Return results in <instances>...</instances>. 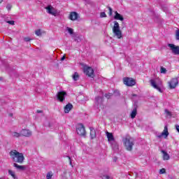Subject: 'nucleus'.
<instances>
[{"instance_id": "f257e3e1", "label": "nucleus", "mask_w": 179, "mask_h": 179, "mask_svg": "<svg viewBox=\"0 0 179 179\" xmlns=\"http://www.w3.org/2000/svg\"><path fill=\"white\" fill-rule=\"evenodd\" d=\"M9 155L13 162H15V163L22 164V163L24 162V155H23V153L19 152L16 150H11L9 152Z\"/></svg>"}, {"instance_id": "f03ea898", "label": "nucleus", "mask_w": 179, "mask_h": 179, "mask_svg": "<svg viewBox=\"0 0 179 179\" xmlns=\"http://www.w3.org/2000/svg\"><path fill=\"white\" fill-rule=\"evenodd\" d=\"M123 144L124 145L126 150H127L129 152L132 151V149H134V145H135L134 140L129 136H127L124 138H123Z\"/></svg>"}, {"instance_id": "7ed1b4c3", "label": "nucleus", "mask_w": 179, "mask_h": 179, "mask_svg": "<svg viewBox=\"0 0 179 179\" xmlns=\"http://www.w3.org/2000/svg\"><path fill=\"white\" fill-rule=\"evenodd\" d=\"M113 33L115 37H117L120 40L122 38V31L120 29V24L117 21L113 22Z\"/></svg>"}, {"instance_id": "20e7f679", "label": "nucleus", "mask_w": 179, "mask_h": 179, "mask_svg": "<svg viewBox=\"0 0 179 179\" xmlns=\"http://www.w3.org/2000/svg\"><path fill=\"white\" fill-rule=\"evenodd\" d=\"M76 132L80 136H86V130L85 126L82 123H79L76 127Z\"/></svg>"}, {"instance_id": "39448f33", "label": "nucleus", "mask_w": 179, "mask_h": 179, "mask_svg": "<svg viewBox=\"0 0 179 179\" xmlns=\"http://www.w3.org/2000/svg\"><path fill=\"white\" fill-rule=\"evenodd\" d=\"M123 83L126 86H129V87L135 86V85H136V82L135 81V80L128 77L123 78Z\"/></svg>"}, {"instance_id": "423d86ee", "label": "nucleus", "mask_w": 179, "mask_h": 179, "mask_svg": "<svg viewBox=\"0 0 179 179\" xmlns=\"http://www.w3.org/2000/svg\"><path fill=\"white\" fill-rule=\"evenodd\" d=\"M168 47H169L171 51L174 54V55H179V46L176 45L173 43H169Z\"/></svg>"}, {"instance_id": "0eeeda50", "label": "nucleus", "mask_w": 179, "mask_h": 179, "mask_svg": "<svg viewBox=\"0 0 179 179\" xmlns=\"http://www.w3.org/2000/svg\"><path fill=\"white\" fill-rule=\"evenodd\" d=\"M169 89H176L178 85V78H172L169 83Z\"/></svg>"}, {"instance_id": "6e6552de", "label": "nucleus", "mask_w": 179, "mask_h": 179, "mask_svg": "<svg viewBox=\"0 0 179 179\" xmlns=\"http://www.w3.org/2000/svg\"><path fill=\"white\" fill-rule=\"evenodd\" d=\"M84 73L89 78H94V70L92 67H85L84 69Z\"/></svg>"}, {"instance_id": "1a4fd4ad", "label": "nucleus", "mask_w": 179, "mask_h": 179, "mask_svg": "<svg viewBox=\"0 0 179 179\" xmlns=\"http://www.w3.org/2000/svg\"><path fill=\"white\" fill-rule=\"evenodd\" d=\"M65 96H66V92L61 91L57 92V99L60 103H64L65 101Z\"/></svg>"}, {"instance_id": "9d476101", "label": "nucleus", "mask_w": 179, "mask_h": 179, "mask_svg": "<svg viewBox=\"0 0 179 179\" xmlns=\"http://www.w3.org/2000/svg\"><path fill=\"white\" fill-rule=\"evenodd\" d=\"M45 9L46 10V12L49 13V15H52V16H55V15H57V10H55V8H54V7H52L51 5L45 7Z\"/></svg>"}, {"instance_id": "9b49d317", "label": "nucleus", "mask_w": 179, "mask_h": 179, "mask_svg": "<svg viewBox=\"0 0 179 179\" xmlns=\"http://www.w3.org/2000/svg\"><path fill=\"white\" fill-rule=\"evenodd\" d=\"M150 83L151 86L154 87V89H156L157 90H158V92H159V93H162V88H160V87L157 85L155 80H150Z\"/></svg>"}, {"instance_id": "f8f14e48", "label": "nucleus", "mask_w": 179, "mask_h": 179, "mask_svg": "<svg viewBox=\"0 0 179 179\" xmlns=\"http://www.w3.org/2000/svg\"><path fill=\"white\" fill-rule=\"evenodd\" d=\"M21 136H25L29 138V136H31V131L29 129H22L21 130Z\"/></svg>"}, {"instance_id": "ddd939ff", "label": "nucleus", "mask_w": 179, "mask_h": 179, "mask_svg": "<svg viewBox=\"0 0 179 179\" xmlns=\"http://www.w3.org/2000/svg\"><path fill=\"white\" fill-rule=\"evenodd\" d=\"M79 17V15L76 12H71L69 15V19L70 20H76Z\"/></svg>"}, {"instance_id": "4468645a", "label": "nucleus", "mask_w": 179, "mask_h": 179, "mask_svg": "<svg viewBox=\"0 0 179 179\" xmlns=\"http://www.w3.org/2000/svg\"><path fill=\"white\" fill-rule=\"evenodd\" d=\"M72 108H73V105H72L71 103H69L64 106V113L68 114V113H69Z\"/></svg>"}, {"instance_id": "2eb2a0df", "label": "nucleus", "mask_w": 179, "mask_h": 179, "mask_svg": "<svg viewBox=\"0 0 179 179\" xmlns=\"http://www.w3.org/2000/svg\"><path fill=\"white\" fill-rule=\"evenodd\" d=\"M13 167H15V169H17V170H19L20 171H24V170H26V166H23V165H19L16 163L13 164Z\"/></svg>"}, {"instance_id": "dca6fc26", "label": "nucleus", "mask_w": 179, "mask_h": 179, "mask_svg": "<svg viewBox=\"0 0 179 179\" xmlns=\"http://www.w3.org/2000/svg\"><path fill=\"white\" fill-rule=\"evenodd\" d=\"M161 152L162 153L163 160H170V155H169V153H167V152L162 150H161Z\"/></svg>"}, {"instance_id": "f3484780", "label": "nucleus", "mask_w": 179, "mask_h": 179, "mask_svg": "<svg viewBox=\"0 0 179 179\" xmlns=\"http://www.w3.org/2000/svg\"><path fill=\"white\" fill-rule=\"evenodd\" d=\"M114 19L115 20H120L121 22H122L124 20V17H122L121 14L118 13V12L115 11Z\"/></svg>"}, {"instance_id": "a211bd4d", "label": "nucleus", "mask_w": 179, "mask_h": 179, "mask_svg": "<svg viewBox=\"0 0 179 179\" xmlns=\"http://www.w3.org/2000/svg\"><path fill=\"white\" fill-rule=\"evenodd\" d=\"M106 136L108 142H113V141H115L114 135H113V133L106 131Z\"/></svg>"}, {"instance_id": "6ab92c4d", "label": "nucleus", "mask_w": 179, "mask_h": 179, "mask_svg": "<svg viewBox=\"0 0 179 179\" xmlns=\"http://www.w3.org/2000/svg\"><path fill=\"white\" fill-rule=\"evenodd\" d=\"M162 136H164V138L169 136V129L167 128V126L164 127V131L162 133Z\"/></svg>"}, {"instance_id": "aec40b11", "label": "nucleus", "mask_w": 179, "mask_h": 179, "mask_svg": "<svg viewBox=\"0 0 179 179\" xmlns=\"http://www.w3.org/2000/svg\"><path fill=\"white\" fill-rule=\"evenodd\" d=\"M90 129L91 139H94V138H96V130L93 127H91Z\"/></svg>"}, {"instance_id": "412c9836", "label": "nucleus", "mask_w": 179, "mask_h": 179, "mask_svg": "<svg viewBox=\"0 0 179 179\" xmlns=\"http://www.w3.org/2000/svg\"><path fill=\"white\" fill-rule=\"evenodd\" d=\"M136 114H138V110L136 108H135L131 113V118L132 119L135 118V117H136Z\"/></svg>"}, {"instance_id": "4be33fe9", "label": "nucleus", "mask_w": 179, "mask_h": 179, "mask_svg": "<svg viewBox=\"0 0 179 179\" xmlns=\"http://www.w3.org/2000/svg\"><path fill=\"white\" fill-rule=\"evenodd\" d=\"M73 80H79V73L78 72H75L74 74L72 76Z\"/></svg>"}, {"instance_id": "5701e85b", "label": "nucleus", "mask_w": 179, "mask_h": 179, "mask_svg": "<svg viewBox=\"0 0 179 179\" xmlns=\"http://www.w3.org/2000/svg\"><path fill=\"white\" fill-rule=\"evenodd\" d=\"M8 174L10 176L13 178L16 179V174L15 173V171L9 169L8 170Z\"/></svg>"}, {"instance_id": "b1692460", "label": "nucleus", "mask_w": 179, "mask_h": 179, "mask_svg": "<svg viewBox=\"0 0 179 179\" xmlns=\"http://www.w3.org/2000/svg\"><path fill=\"white\" fill-rule=\"evenodd\" d=\"M13 136L14 138H20V136H22V133L13 132Z\"/></svg>"}, {"instance_id": "393cba45", "label": "nucleus", "mask_w": 179, "mask_h": 179, "mask_svg": "<svg viewBox=\"0 0 179 179\" xmlns=\"http://www.w3.org/2000/svg\"><path fill=\"white\" fill-rule=\"evenodd\" d=\"M47 179L52 178V172H48L46 176Z\"/></svg>"}, {"instance_id": "a878e982", "label": "nucleus", "mask_w": 179, "mask_h": 179, "mask_svg": "<svg viewBox=\"0 0 179 179\" xmlns=\"http://www.w3.org/2000/svg\"><path fill=\"white\" fill-rule=\"evenodd\" d=\"M160 73H167V70H166V68H164V67H161V69H160Z\"/></svg>"}, {"instance_id": "bb28decb", "label": "nucleus", "mask_w": 179, "mask_h": 179, "mask_svg": "<svg viewBox=\"0 0 179 179\" xmlns=\"http://www.w3.org/2000/svg\"><path fill=\"white\" fill-rule=\"evenodd\" d=\"M35 34L36 36H41V29H37L35 31Z\"/></svg>"}, {"instance_id": "cd10ccee", "label": "nucleus", "mask_w": 179, "mask_h": 179, "mask_svg": "<svg viewBox=\"0 0 179 179\" xmlns=\"http://www.w3.org/2000/svg\"><path fill=\"white\" fill-rule=\"evenodd\" d=\"M108 9L109 10V12H108L109 16H112V15H113V8H111V7H108Z\"/></svg>"}, {"instance_id": "c85d7f7f", "label": "nucleus", "mask_w": 179, "mask_h": 179, "mask_svg": "<svg viewBox=\"0 0 179 179\" xmlns=\"http://www.w3.org/2000/svg\"><path fill=\"white\" fill-rule=\"evenodd\" d=\"M159 174H166V169L162 168L159 170Z\"/></svg>"}, {"instance_id": "c756f323", "label": "nucleus", "mask_w": 179, "mask_h": 179, "mask_svg": "<svg viewBox=\"0 0 179 179\" xmlns=\"http://www.w3.org/2000/svg\"><path fill=\"white\" fill-rule=\"evenodd\" d=\"M67 30L70 34H73V29L72 28L67 27Z\"/></svg>"}, {"instance_id": "7c9ffc66", "label": "nucleus", "mask_w": 179, "mask_h": 179, "mask_svg": "<svg viewBox=\"0 0 179 179\" xmlns=\"http://www.w3.org/2000/svg\"><path fill=\"white\" fill-rule=\"evenodd\" d=\"M175 36H176V39L179 40V30H176Z\"/></svg>"}, {"instance_id": "2f4dec72", "label": "nucleus", "mask_w": 179, "mask_h": 179, "mask_svg": "<svg viewBox=\"0 0 179 179\" xmlns=\"http://www.w3.org/2000/svg\"><path fill=\"white\" fill-rule=\"evenodd\" d=\"M6 9H7V10H10V9H12V6L10 3L7 4Z\"/></svg>"}, {"instance_id": "473e14b6", "label": "nucleus", "mask_w": 179, "mask_h": 179, "mask_svg": "<svg viewBox=\"0 0 179 179\" xmlns=\"http://www.w3.org/2000/svg\"><path fill=\"white\" fill-rule=\"evenodd\" d=\"M7 23H8V24H11V26H15V21L13 20L7 21Z\"/></svg>"}, {"instance_id": "72a5a7b5", "label": "nucleus", "mask_w": 179, "mask_h": 179, "mask_svg": "<svg viewBox=\"0 0 179 179\" xmlns=\"http://www.w3.org/2000/svg\"><path fill=\"white\" fill-rule=\"evenodd\" d=\"M95 100L97 103H99V101H100V100H103V98H101V96H96L95 98Z\"/></svg>"}, {"instance_id": "f704fd0d", "label": "nucleus", "mask_w": 179, "mask_h": 179, "mask_svg": "<svg viewBox=\"0 0 179 179\" xmlns=\"http://www.w3.org/2000/svg\"><path fill=\"white\" fill-rule=\"evenodd\" d=\"M102 179H113V178L110 177L109 176H103Z\"/></svg>"}, {"instance_id": "c9c22d12", "label": "nucleus", "mask_w": 179, "mask_h": 179, "mask_svg": "<svg viewBox=\"0 0 179 179\" xmlns=\"http://www.w3.org/2000/svg\"><path fill=\"white\" fill-rule=\"evenodd\" d=\"M101 17H107V15H106L105 12L101 13Z\"/></svg>"}, {"instance_id": "e433bc0d", "label": "nucleus", "mask_w": 179, "mask_h": 179, "mask_svg": "<svg viewBox=\"0 0 179 179\" xmlns=\"http://www.w3.org/2000/svg\"><path fill=\"white\" fill-rule=\"evenodd\" d=\"M111 96H113V94L109 93V94H106L105 95V96L106 97V99H110L111 97Z\"/></svg>"}, {"instance_id": "4c0bfd02", "label": "nucleus", "mask_w": 179, "mask_h": 179, "mask_svg": "<svg viewBox=\"0 0 179 179\" xmlns=\"http://www.w3.org/2000/svg\"><path fill=\"white\" fill-rule=\"evenodd\" d=\"M24 41H31V38H30V37H25L24 38Z\"/></svg>"}, {"instance_id": "58836bf2", "label": "nucleus", "mask_w": 179, "mask_h": 179, "mask_svg": "<svg viewBox=\"0 0 179 179\" xmlns=\"http://www.w3.org/2000/svg\"><path fill=\"white\" fill-rule=\"evenodd\" d=\"M68 159H69V164L70 166H72V159H71V157L67 156Z\"/></svg>"}, {"instance_id": "ea45409f", "label": "nucleus", "mask_w": 179, "mask_h": 179, "mask_svg": "<svg viewBox=\"0 0 179 179\" xmlns=\"http://www.w3.org/2000/svg\"><path fill=\"white\" fill-rule=\"evenodd\" d=\"M36 113H37L38 114H41V113H43V110H36Z\"/></svg>"}, {"instance_id": "a19ab883", "label": "nucleus", "mask_w": 179, "mask_h": 179, "mask_svg": "<svg viewBox=\"0 0 179 179\" xmlns=\"http://www.w3.org/2000/svg\"><path fill=\"white\" fill-rule=\"evenodd\" d=\"M64 59H65V55H64L62 59H61V61H64Z\"/></svg>"}, {"instance_id": "79ce46f5", "label": "nucleus", "mask_w": 179, "mask_h": 179, "mask_svg": "<svg viewBox=\"0 0 179 179\" xmlns=\"http://www.w3.org/2000/svg\"><path fill=\"white\" fill-rule=\"evenodd\" d=\"M9 117H13V113H10Z\"/></svg>"}, {"instance_id": "37998d69", "label": "nucleus", "mask_w": 179, "mask_h": 179, "mask_svg": "<svg viewBox=\"0 0 179 179\" xmlns=\"http://www.w3.org/2000/svg\"><path fill=\"white\" fill-rule=\"evenodd\" d=\"M3 0H0V3H2V1H3Z\"/></svg>"}, {"instance_id": "c03bdc74", "label": "nucleus", "mask_w": 179, "mask_h": 179, "mask_svg": "<svg viewBox=\"0 0 179 179\" xmlns=\"http://www.w3.org/2000/svg\"><path fill=\"white\" fill-rule=\"evenodd\" d=\"M134 96H136V94H133Z\"/></svg>"}, {"instance_id": "a18cd8bd", "label": "nucleus", "mask_w": 179, "mask_h": 179, "mask_svg": "<svg viewBox=\"0 0 179 179\" xmlns=\"http://www.w3.org/2000/svg\"><path fill=\"white\" fill-rule=\"evenodd\" d=\"M0 80H1V78H0Z\"/></svg>"}]
</instances>
